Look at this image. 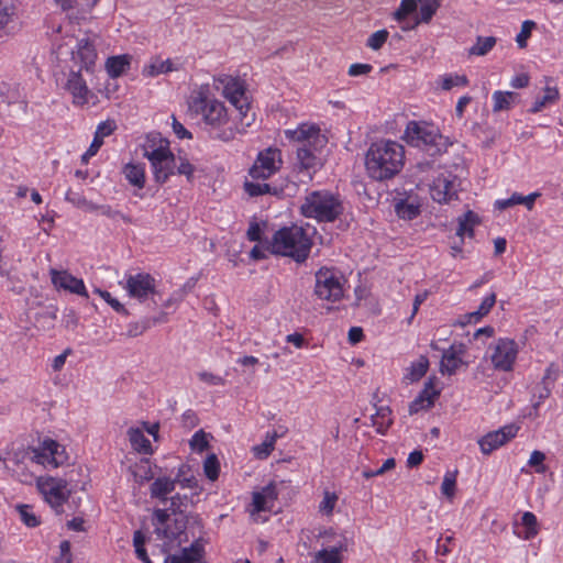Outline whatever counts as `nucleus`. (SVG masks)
<instances>
[{
	"mask_svg": "<svg viewBox=\"0 0 563 563\" xmlns=\"http://www.w3.org/2000/svg\"><path fill=\"white\" fill-rule=\"evenodd\" d=\"M312 241L301 227L282 228L275 232L272 241V252L291 257L297 263H303L311 251Z\"/></svg>",
	"mask_w": 563,
	"mask_h": 563,
	"instance_id": "4",
	"label": "nucleus"
},
{
	"mask_svg": "<svg viewBox=\"0 0 563 563\" xmlns=\"http://www.w3.org/2000/svg\"><path fill=\"white\" fill-rule=\"evenodd\" d=\"M396 214L404 220H412L420 214V205L412 197L399 199L395 202Z\"/></svg>",
	"mask_w": 563,
	"mask_h": 563,
	"instance_id": "27",
	"label": "nucleus"
},
{
	"mask_svg": "<svg viewBox=\"0 0 563 563\" xmlns=\"http://www.w3.org/2000/svg\"><path fill=\"white\" fill-rule=\"evenodd\" d=\"M189 109L201 115L205 129L213 140L231 142L245 129L241 126L239 117L217 99L199 95L189 103Z\"/></svg>",
	"mask_w": 563,
	"mask_h": 563,
	"instance_id": "1",
	"label": "nucleus"
},
{
	"mask_svg": "<svg viewBox=\"0 0 563 563\" xmlns=\"http://www.w3.org/2000/svg\"><path fill=\"white\" fill-rule=\"evenodd\" d=\"M129 441L132 448L140 453H150L152 445L150 440L144 435L143 430L140 428H130L128 430Z\"/></svg>",
	"mask_w": 563,
	"mask_h": 563,
	"instance_id": "31",
	"label": "nucleus"
},
{
	"mask_svg": "<svg viewBox=\"0 0 563 563\" xmlns=\"http://www.w3.org/2000/svg\"><path fill=\"white\" fill-rule=\"evenodd\" d=\"M286 137L297 142L298 146H325L327 139L320 133V129L316 125L302 124L296 130L285 131Z\"/></svg>",
	"mask_w": 563,
	"mask_h": 563,
	"instance_id": "20",
	"label": "nucleus"
},
{
	"mask_svg": "<svg viewBox=\"0 0 563 563\" xmlns=\"http://www.w3.org/2000/svg\"><path fill=\"white\" fill-rule=\"evenodd\" d=\"M95 211H99L102 216L109 218V219H121L126 223H131L132 220L129 216L122 213L119 210L113 209L109 205H97V209Z\"/></svg>",
	"mask_w": 563,
	"mask_h": 563,
	"instance_id": "51",
	"label": "nucleus"
},
{
	"mask_svg": "<svg viewBox=\"0 0 563 563\" xmlns=\"http://www.w3.org/2000/svg\"><path fill=\"white\" fill-rule=\"evenodd\" d=\"M457 223L456 235L461 238V242L463 243L464 236H474V228L481 223V218L474 211L468 210L457 218Z\"/></svg>",
	"mask_w": 563,
	"mask_h": 563,
	"instance_id": "25",
	"label": "nucleus"
},
{
	"mask_svg": "<svg viewBox=\"0 0 563 563\" xmlns=\"http://www.w3.org/2000/svg\"><path fill=\"white\" fill-rule=\"evenodd\" d=\"M97 59L96 45L89 37L78 40L76 49L71 52V60L78 70L90 71Z\"/></svg>",
	"mask_w": 563,
	"mask_h": 563,
	"instance_id": "16",
	"label": "nucleus"
},
{
	"mask_svg": "<svg viewBox=\"0 0 563 563\" xmlns=\"http://www.w3.org/2000/svg\"><path fill=\"white\" fill-rule=\"evenodd\" d=\"M52 283L55 287L67 290L71 294H76L79 296L88 297L85 284L82 279H79L67 271H57L52 268L51 272Z\"/></svg>",
	"mask_w": 563,
	"mask_h": 563,
	"instance_id": "22",
	"label": "nucleus"
},
{
	"mask_svg": "<svg viewBox=\"0 0 563 563\" xmlns=\"http://www.w3.org/2000/svg\"><path fill=\"white\" fill-rule=\"evenodd\" d=\"M429 368V360L427 356L421 355L418 361L411 363L405 378L410 382H418L421 379Z\"/></svg>",
	"mask_w": 563,
	"mask_h": 563,
	"instance_id": "37",
	"label": "nucleus"
},
{
	"mask_svg": "<svg viewBox=\"0 0 563 563\" xmlns=\"http://www.w3.org/2000/svg\"><path fill=\"white\" fill-rule=\"evenodd\" d=\"M536 27V23L533 21L527 20L522 23L521 30L516 37V42L520 48H525L527 46V40L531 35V31Z\"/></svg>",
	"mask_w": 563,
	"mask_h": 563,
	"instance_id": "52",
	"label": "nucleus"
},
{
	"mask_svg": "<svg viewBox=\"0 0 563 563\" xmlns=\"http://www.w3.org/2000/svg\"><path fill=\"white\" fill-rule=\"evenodd\" d=\"M404 139L408 144L426 151L431 156L446 151L449 146L448 139L441 135L437 128L426 122L410 121Z\"/></svg>",
	"mask_w": 563,
	"mask_h": 563,
	"instance_id": "7",
	"label": "nucleus"
},
{
	"mask_svg": "<svg viewBox=\"0 0 563 563\" xmlns=\"http://www.w3.org/2000/svg\"><path fill=\"white\" fill-rule=\"evenodd\" d=\"M453 540H454L453 536H446L445 538L440 537L438 539L437 553L441 554V555H445L449 552H451L452 549L449 547V544H451L453 542Z\"/></svg>",
	"mask_w": 563,
	"mask_h": 563,
	"instance_id": "61",
	"label": "nucleus"
},
{
	"mask_svg": "<svg viewBox=\"0 0 563 563\" xmlns=\"http://www.w3.org/2000/svg\"><path fill=\"white\" fill-rule=\"evenodd\" d=\"M344 211L339 196L329 190L309 192L300 206V212L306 218L318 222H334Z\"/></svg>",
	"mask_w": 563,
	"mask_h": 563,
	"instance_id": "5",
	"label": "nucleus"
},
{
	"mask_svg": "<svg viewBox=\"0 0 563 563\" xmlns=\"http://www.w3.org/2000/svg\"><path fill=\"white\" fill-rule=\"evenodd\" d=\"M117 125L113 120H107L104 122H101L96 130L95 137L88 148L89 155H96L99 148L103 144V137L112 134V132L115 130Z\"/></svg>",
	"mask_w": 563,
	"mask_h": 563,
	"instance_id": "28",
	"label": "nucleus"
},
{
	"mask_svg": "<svg viewBox=\"0 0 563 563\" xmlns=\"http://www.w3.org/2000/svg\"><path fill=\"white\" fill-rule=\"evenodd\" d=\"M497 43L495 36H477L475 44L468 48L472 56H485L490 52Z\"/></svg>",
	"mask_w": 563,
	"mask_h": 563,
	"instance_id": "36",
	"label": "nucleus"
},
{
	"mask_svg": "<svg viewBox=\"0 0 563 563\" xmlns=\"http://www.w3.org/2000/svg\"><path fill=\"white\" fill-rule=\"evenodd\" d=\"M176 548L173 552L164 558V563H199L205 556V543L201 538L196 539L188 545Z\"/></svg>",
	"mask_w": 563,
	"mask_h": 563,
	"instance_id": "15",
	"label": "nucleus"
},
{
	"mask_svg": "<svg viewBox=\"0 0 563 563\" xmlns=\"http://www.w3.org/2000/svg\"><path fill=\"white\" fill-rule=\"evenodd\" d=\"M515 205H520V194H512V196L508 199H504V200H497L495 206L497 209L499 210H505L509 207H512Z\"/></svg>",
	"mask_w": 563,
	"mask_h": 563,
	"instance_id": "63",
	"label": "nucleus"
},
{
	"mask_svg": "<svg viewBox=\"0 0 563 563\" xmlns=\"http://www.w3.org/2000/svg\"><path fill=\"white\" fill-rule=\"evenodd\" d=\"M244 190L251 196V197H257L265 194H277L276 189H272V187L268 184H261V183H253V181H245L244 183Z\"/></svg>",
	"mask_w": 563,
	"mask_h": 563,
	"instance_id": "43",
	"label": "nucleus"
},
{
	"mask_svg": "<svg viewBox=\"0 0 563 563\" xmlns=\"http://www.w3.org/2000/svg\"><path fill=\"white\" fill-rule=\"evenodd\" d=\"M173 69V64L169 59L162 60V62H155L151 65L146 66L143 70V73L147 76H156L159 74L168 73Z\"/></svg>",
	"mask_w": 563,
	"mask_h": 563,
	"instance_id": "47",
	"label": "nucleus"
},
{
	"mask_svg": "<svg viewBox=\"0 0 563 563\" xmlns=\"http://www.w3.org/2000/svg\"><path fill=\"white\" fill-rule=\"evenodd\" d=\"M18 511H19V515H20V518L22 520V522L32 528V527H36L38 525H41V521L37 519V517L35 516V514L33 512V508L29 505H19L16 507Z\"/></svg>",
	"mask_w": 563,
	"mask_h": 563,
	"instance_id": "46",
	"label": "nucleus"
},
{
	"mask_svg": "<svg viewBox=\"0 0 563 563\" xmlns=\"http://www.w3.org/2000/svg\"><path fill=\"white\" fill-rule=\"evenodd\" d=\"M173 118V131L177 135L178 139H192V134L175 118Z\"/></svg>",
	"mask_w": 563,
	"mask_h": 563,
	"instance_id": "60",
	"label": "nucleus"
},
{
	"mask_svg": "<svg viewBox=\"0 0 563 563\" xmlns=\"http://www.w3.org/2000/svg\"><path fill=\"white\" fill-rule=\"evenodd\" d=\"M95 292L103 298L117 312L123 313L125 316L129 314V311L124 308V306L119 300L113 298L109 291L96 288Z\"/></svg>",
	"mask_w": 563,
	"mask_h": 563,
	"instance_id": "53",
	"label": "nucleus"
},
{
	"mask_svg": "<svg viewBox=\"0 0 563 563\" xmlns=\"http://www.w3.org/2000/svg\"><path fill=\"white\" fill-rule=\"evenodd\" d=\"M518 430L519 428L517 426L508 424L496 431L488 432L478 440L482 453L486 455L490 454L493 451L515 438Z\"/></svg>",
	"mask_w": 563,
	"mask_h": 563,
	"instance_id": "18",
	"label": "nucleus"
},
{
	"mask_svg": "<svg viewBox=\"0 0 563 563\" xmlns=\"http://www.w3.org/2000/svg\"><path fill=\"white\" fill-rule=\"evenodd\" d=\"M187 503L188 498L186 496L183 498L176 495L170 499L169 510L172 511L175 528H195L202 526L198 515L187 512Z\"/></svg>",
	"mask_w": 563,
	"mask_h": 563,
	"instance_id": "17",
	"label": "nucleus"
},
{
	"mask_svg": "<svg viewBox=\"0 0 563 563\" xmlns=\"http://www.w3.org/2000/svg\"><path fill=\"white\" fill-rule=\"evenodd\" d=\"M184 542H188L186 530H135L133 537L136 558L144 563H152L146 548L165 558Z\"/></svg>",
	"mask_w": 563,
	"mask_h": 563,
	"instance_id": "3",
	"label": "nucleus"
},
{
	"mask_svg": "<svg viewBox=\"0 0 563 563\" xmlns=\"http://www.w3.org/2000/svg\"><path fill=\"white\" fill-rule=\"evenodd\" d=\"M517 97H518V95L516 92L495 91L493 93V100H494L493 111L499 112V111H504V110H509L511 103L515 101V99Z\"/></svg>",
	"mask_w": 563,
	"mask_h": 563,
	"instance_id": "38",
	"label": "nucleus"
},
{
	"mask_svg": "<svg viewBox=\"0 0 563 563\" xmlns=\"http://www.w3.org/2000/svg\"><path fill=\"white\" fill-rule=\"evenodd\" d=\"M439 7L440 0H424L419 10L420 16L416 18V20H418L419 23H428L432 19Z\"/></svg>",
	"mask_w": 563,
	"mask_h": 563,
	"instance_id": "40",
	"label": "nucleus"
},
{
	"mask_svg": "<svg viewBox=\"0 0 563 563\" xmlns=\"http://www.w3.org/2000/svg\"><path fill=\"white\" fill-rule=\"evenodd\" d=\"M324 146H297V161L300 170H307L309 176L323 166L322 150Z\"/></svg>",
	"mask_w": 563,
	"mask_h": 563,
	"instance_id": "21",
	"label": "nucleus"
},
{
	"mask_svg": "<svg viewBox=\"0 0 563 563\" xmlns=\"http://www.w3.org/2000/svg\"><path fill=\"white\" fill-rule=\"evenodd\" d=\"M277 498L276 486L271 483L263 487L261 492L253 493L254 509L260 512L271 507V504Z\"/></svg>",
	"mask_w": 563,
	"mask_h": 563,
	"instance_id": "26",
	"label": "nucleus"
},
{
	"mask_svg": "<svg viewBox=\"0 0 563 563\" xmlns=\"http://www.w3.org/2000/svg\"><path fill=\"white\" fill-rule=\"evenodd\" d=\"M224 95L235 108L233 113L239 117L241 126H250L254 121V114H249L250 103L243 85L238 80L228 82L224 87Z\"/></svg>",
	"mask_w": 563,
	"mask_h": 563,
	"instance_id": "9",
	"label": "nucleus"
},
{
	"mask_svg": "<svg viewBox=\"0 0 563 563\" xmlns=\"http://www.w3.org/2000/svg\"><path fill=\"white\" fill-rule=\"evenodd\" d=\"M495 303H496V295H495V292H492L489 296L484 298V300L479 305V307L477 309V314H479V316L488 314L489 311L492 310V308L495 306Z\"/></svg>",
	"mask_w": 563,
	"mask_h": 563,
	"instance_id": "59",
	"label": "nucleus"
},
{
	"mask_svg": "<svg viewBox=\"0 0 563 563\" xmlns=\"http://www.w3.org/2000/svg\"><path fill=\"white\" fill-rule=\"evenodd\" d=\"M129 65L130 60L126 55L109 57L106 63L108 74L112 78L120 77L129 67Z\"/></svg>",
	"mask_w": 563,
	"mask_h": 563,
	"instance_id": "35",
	"label": "nucleus"
},
{
	"mask_svg": "<svg viewBox=\"0 0 563 563\" xmlns=\"http://www.w3.org/2000/svg\"><path fill=\"white\" fill-rule=\"evenodd\" d=\"M37 485L52 507L56 508L67 501L70 489L67 488V481L63 478H40Z\"/></svg>",
	"mask_w": 563,
	"mask_h": 563,
	"instance_id": "13",
	"label": "nucleus"
},
{
	"mask_svg": "<svg viewBox=\"0 0 563 563\" xmlns=\"http://www.w3.org/2000/svg\"><path fill=\"white\" fill-rule=\"evenodd\" d=\"M387 37H388V31L379 30L369 36V38L367 40V46L374 51H377L384 45Z\"/></svg>",
	"mask_w": 563,
	"mask_h": 563,
	"instance_id": "54",
	"label": "nucleus"
},
{
	"mask_svg": "<svg viewBox=\"0 0 563 563\" xmlns=\"http://www.w3.org/2000/svg\"><path fill=\"white\" fill-rule=\"evenodd\" d=\"M456 473H457V471L452 472V473L449 472L445 474V476L443 478V482L441 485V492L448 498H452L455 494Z\"/></svg>",
	"mask_w": 563,
	"mask_h": 563,
	"instance_id": "50",
	"label": "nucleus"
},
{
	"mask_svg": "<svg viewBox=\"0 0 563 563\" xmlns=\"http://www.w3.org/2000/svg\"><path fill=\"white\" fill-rule=\"evenodd\" d=\"M517 356V346L514 340L499 339L490 356L497 369L510 371Z\"/></svg>",
	"mask_w": 563,
	"mask_h": 563,
	"instance_id": "19",
	"label": "nucleus"
},
{
	"mask_svg": "<svg viewBox=\"0 0 563 563\" xmlns=\"http://www.w3.org/2000/svg\"><path fill=\"white\" fill-rule=\"evenodd\" d=\"M544 460L545 454L541 451L534 450L530 455L528 464L531 467H536L537 473H544L547 471V467L543 464Z\"/></svg>",
	"mask_w": 563,
	"mask_h": 563,
	"instance_id": "55",
	"label": "nucleus"
},
{
	"mask_svg": "<svg viewBox=\"0 0 563 563\" xmlns=\"http://www.w3.org/2000/svg\"><path fill=\"white\" fill-rule=\"evenodd\" d=\"M172 514H168L167 509H157L152 515V525H165L169 520Z\"/></svg>",
	"mask_w": 563,
	"mask_h": 563,
	"instance_id": "62",
	"label": "nucleus"
},
{
	"mask_svg": "<svg viewBox=\"0 0 563 563\" xmlns=\"http://www.w3.org/2000/svg\"><path fill=\"white\" fill-rule=\"evenodd\" d=\"M65 199L85 211H93L97 209L96 203L88 201L82 195L75 192L71 189L66 192Z\"/></svg>",
	"mask_w": 563,
	"mask_h": 563,
	"instance_id": "39",
	"label": "nucleus"
},
{
	"mask_svg": "<svg viewBox=\"0 0 563 563\" xmlns=\"http://www.w3.org/2000/svg\"><path fill=\"white\" fill-rule=\"evenodd\" d=\"M314 295L331 302L340 301L344 296L342 276L332 268L321 267L316 272Z\"/></svg>",
	"mask_w": 563,
	"mask_h": 563,
	"instance_id": "8",
	"label": "nucleus"
},
{
	"mask_svg": "<svg viewBox=\"0 0 563 563\" xmlns=\"http://www.w3.org/2000/svg\"><path fill=\"white\" fill-rule=\"evenodd\" d=\"M336 501H338V495L335 493L325 490L323 493V499L319 504V512H321L322 515H327V516L332 514Z\"/></svg>",
	"mask_w": 563,
	"mask_h": 563,
	"instance_id": "49",
	"label": "nucleus"
},
{
	"mask_svg": "<svg viewBox=\"0 0 563 563\" xmlns=\"http://www.w3.org/2000/svg\"><path fill=\"white\" fill-rule=\"evenodd\" d=\"M390 415L391 410L389 407H379L376 409V412L372 415V426L376 427V431L379 434H385L389 427L393 424Z\"/></svg>",
	"mask_w": 563,
	"mask_h": 563,
	"instance_id": "29",
	"label": "nucleus"
},
{
	"mask_svg": "<svg viewBox=\"0 0 563 563\" xmlns=\"http://www.w3.org/2000/svg\"><path fill=\"white\" fill-rule=\"evenodd\" d=\"M54 563H73V554L70 551V543L64 540L59 544V555L55 559Z\"/></svg>",
	"mask_w": 563,
	"mask_h": 563,
	"instance_id": "56",
	"label": "nucleus"
},
{
	"mask_svg": "<svg viewBox=\"0 0 563 563\" xmlns=\"http://www.w3.org/2000/svg\"><path fill=\"white\" fill-rule=\"evenodd\" d=\"M439 394L440 391L434 388V378H429L418 397L426 401L427 408H431Z\"/></svg>",
	"mask_w": 563,
	"mask_h": 563,
	"instance_id": "42",
	"label": "nucleus"
},
{
	"mask_svg": "<svg viewBox=\"0 0 563 563\" xmlns=\"http://www.w3.org/2000/svg\"><path fill=\"white\" fill-rule=\"evenodd\" d=\"M459 179L451 174H441L432 183L430 194L434 201L446 203L457 199Z\"/></svg>",
	"mask_w": 563,
	"mask_h": 563,
	"instance_id": "14",
	"label": "nucleus"
},
{
	"mask_svg": "<svg viewBox=\"0 0 563 563\" xmlns=\"http://www.w3.org/2000/svg\"><path fill=\"white\" fill-rule=\"evenodd\" d=\"M59 448L60 445L55 440L45 439L41 448H21L22 459H27L44 466L52 465L57 467L62 464L58 452Z\"/></svg>",
	"mask_w": 563,
	"mask_h": 563,
	"instance_id": "10",
	"label": "nucleus"
},
{
	"mask_svg": "<svg viewBox=\"0 0 563 563\" xmlns=\"http://www.w3.org/2000/svg\"><path fill=\"white\" fill-rule=\"evenodd\" d=\"M66 88L71 93L74 103L85 104L88 102V95L90 91L86 85V80L81 76V70H78L75 67L70 68Z\"/></svg>",
	"mask_w": 563,
	"mask_h": 563,
	"instance_id": "23",
	"label": "nucleus"
},
{
	"mask_svg": "<svg viewBox=\"0 0 563 563\" xmlns=\"http://www.w3.org/2000/svg\"><path fill=\"white\" fill-rule=\"evenodd\" d=\"M405 150L395 141L380 140L371 144L365 155L366 170L375 180L396 176L404 166Z\"/></svg>",
	"mask_w": 563,
	"mask_h": 563,
	"instance_id": "2",
	"label": "nucleus"
},
{
	"mask_svg": "<svg viewBox=\"0 0 563 563\" xmlns=\"http://www.w3.org/2000/svg\"><path fill=\"white\" fill-rule=\"evenodd\" d=\"M347 550V541L341 538L333 545H328L314 553L312 563H342V552Z\"/></svg>",
	"mask_w": 563,
	"mask_h": 563,
	"instance_id": "24",
	"label": "nucleus"
},
{
	"mask_svg": "<svg viewBox=\"0 0 563 563\" xmlns=\"http://www.w3.org/2000/svg\"><path fill=\"white\" fill-rule=\"evenodd\" d=\"M246 236L252 242H260L262 239V229L257 222H252L247 229Z\"/></svg>",
	"mask_w": 563,
	"mask_h": 563,
	"instance_id": "64",
	"label": "nucleus"
},
{
	"mask_svg": "<svg viewBox=\"0 0 563 563\" xmlns=\"http://www.w3.org/2000/svg\"><path fill=\"white\" fill-rule=\"evenodd\" d=\"M280 164V151L269 147L258 154L250 168V175L254 179H267L279 169Z\"/></svg>",
	"mask_w": 563,
	"mask_h": 563,
	"instance_id": "11",
	"label": "nucleus"
},
{
	"mask_svg": "<svg viewBox=\"0 0 563 563\" xmlns=\"http://www.w3.org/2000/svg\"><path fill=\"white\" fill-rule=\"evenodd\" d=\"M462 360L457 356L456 351L453 346L443 352L440 371L441 373H448L449 375H453L459 366L461 365Z\"/></svg>",
	"mask_w": 563,
	"mask_h": 563,
	"instance_id": "34",
	"label": "nucleus"
},
{
	"mask_svg": "<svg viewBox=\"0 0 563 563\" xmlns=\"http://www.w3.org/2000/svg\"><path fill=\"white\" fill-rule=\"evenodd\" d=\"M417 11V2L415 0H401L399 8L394 12V19L402 22L408 15Z\"/></svg>",
	"mask_w": 563,
	"mask_h": 563,
	"instance_id": "45",
	"label": "nucleus"
},
{
	"mask_svg": "<svg viewBox=\"0 0 563 563\" xmlns=\"http://www.w3.org/2000/svg\"><path fill=\"white\" fill-rule=\"evenodd\" d=\"M190 445L194 450H198L199 452L205 451L208 448L205 432L201 430L196 432L190 441Z\"/></svg>",
	"mask_w": 563,
	"mask_h": 563,
	"instance_id": "57",
	"label": "nucleus"
},
{
	"mask_svg": "<svg viewBox=\"0 0 563 563\" xmlns=\"http://www.w3.org/2000/svg\"><path fill=\"white\" fill-rule=\"evenodd\" d=\"M123 174L128 181L137 187L143 188L145 185V170L141 164L129 163L123 168Z\"/></svg>",
	"mask_w": 563,
	"mask_h": 563,
	"instance_id": "33",
	"label": "nucleus"
},
{
	"mask_svg": "<svg viewBox=\"0 0 563 563\" xmlns=\"http://www.w3.org/2000/svg\"><path fill=\"white\" fill-rule=\"evenodd\" d=\"M196 168L186 157L176 158V168L175 173L178 175H184L188 181H191L194 178V173Z\"/></svg>",
	"mask_w": 563,
	"mask_h": 563,
	"instance_id": "48",
	"label": "nucleus"
},
{
	"mask_svg": "<svg viewBox=\"0 0 563 563\" xmlns=\"http://www.w3.org/2000/svg\"><path fill=\"white\" fill-rule=\"evenodd\" d=\"M198 377L201 382L213 386L224 385L225 383L221 376L214 375L210 372H200L198 373Z\"/></svg>",
	"mask_w": 563,
	"mask_h": 563,
	"instance_id": "58",
	"label": "nucleus"
},
{
	"mask_svg": "<svg viewBox=\"0 0 563 563\" xmlns=\"http://www.w3.org/2000/svg\"><path fill=\"white\" fill-rule=\"evenodd\" d=\"M158 135L148 137L143 146V156L146 157L153 170L154 179L157 184H165L169 176L175 174L176 156L169 148V142L159 137L158 146H155V140Z\"/></svg>",
	"mask_w": 563,
	"mask_h": 563,
	"instance_id": "6",
	"label": "nucleus"
},
{
	"mask_svg": "<svg viewBox=\"0 0 563 563\" xmlns=\"http://www.w3.org/2000/svg\"><path fill=\"white\" fill-rule=\"evenodd\" d=\"M203 472L210 481H216L220 473V463L216 454H210L203 462Z\"/></svg>",
	"mask_w": 563,
	"mask_h": 563,
	"instance_id": "44",
	"label": "nucleus"
},
{
	"mask_svg": "<svg viewBox=\"0 0 563 563\" xmlns=\"http://www.w3.org/2000/svg\"><path fill=\"white\" fill-rule=\"evenodd\" d=\"M174 489L175 481L168 477H158L151 485V496L166 501L167 495Z\"/></svg>",
	"mask_w": 563,
	"mask_h": 563,
	"instance_id": "32",
	"label": "nucleus"
},
{
	"mask_svg": "<svg viewBox=\"0 0 563 563\" xmlns=\"http://www.w3.org/2000/svg\"><path fill=\"white\" fill-rule=\"evenodd\" d=\"M559 99V91L555 88L547 87L544 96L541 99H537L531 108L532 113H537L542 110L548 103H553Z\"/></svg>",
	"mask_w": 563,
	"mask_h": 563,
	"instance_id": "41",
	"label": "nucleus"
},
{
	"mask_svg": "<svg viewBox=\"0 0 563 563\" xmlns=\"http://www.w3.org/2000/svg\"><path fill=\"white\" fill-rule=\"evenodd\" d=\"M125 289L131 297L140 301L151 298L153 303L157 305L155 297L158 296V292L155 288V279L150 274L139 273L129 276Z\"/></svg>",
	"mask_w": 563,
	"mask_h": 563,
	"instance_id": "12",
	"label": "nucleus"
},
{
	"mask_svg": "<svg viewBox=\"0 0 563 563\" xmlns=\"http://www.w3.org/2000/svg\"><path fill=\"white\" fill-rule=\"evenodd\" d=\"M129 472L134 481L140 484L151 481L154 476L148 459H141L137 463L130 465Z\"/></svg>",
	"mask_w": 563,
	"mask_h": 563,
	"instance_id": "30",
	"label": "nucleus"
}]
</instances>
